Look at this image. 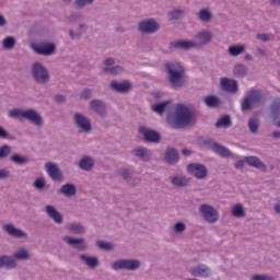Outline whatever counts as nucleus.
I'll use <instances>...</instances> for the list:
<instances>
[{
  "label": "nucleus",
  "mask_w": 280,
  "mask_h": 280,
  "mask_svg": "<svg viewBox=\"0 0 280 280\" xmlns=\"http://www.w3.org/2000/svg\"><path fill=\"white\" fill-rule=\"evenodd\" d=\"M194 121H196L194 112L183 103H178L174 112H168L166 114V124L173 130H183V128H188V126H191Z\"/></svg>",
  "instance_id": "nucleus-1"
},
{
  "label": "nucleus",
  "mask_w": 280,
  "mask_h": 280,
  "mask_svg": "<svg viewBox=\"0 0 280 280\" xmlns=\"http://www.w3.org/2000/svg\"><path fill=\"white\" fill-rule=\"evenodd\" d=\"M164 67L167 73V82L172 89H183L187 84L189 77H187V71L183 65L178 62H166Z\"/></svg>",
  "instance_id": "nucleus-2"
},
{
  "label": "nucleus",
  "mask_w": 280,
  "mask_h": 280,
  "mask_svg": "<svg viewBox=\"0 0 280 280\" xmlns=\"http://www.w3.org/2000/svg\"><path fill=\"white\" fill-rule=\"evenodd\" d=\"M266 104V96L261 90L250 89L241 102L242 113H248L253 108H259Z\"/></svg>",
  "instance_id": "nucleus-3"
},
{
  "label": "nucleus",
  "mask_w": 280,
  "mask_h": 280,
  "mask_svg": "<svg viewBox=\"0 0 280 280\" xmlns=\"http://www.w3.org/2000/svg\"><path fill=\"white\" fill-rule=\"evenodd\" d=\"M9 117L11 119H20V121H23V119H26L31 124H34V126H37L40 128L43 126V116L36 112L34 108H28V109H21V108H15L11 109L9 112Z\"/></svg>",
  "instance_id": "nucleus-4"
},
{
  "label": "nucleus",
  "mask_w": 280,
  "mask_h": 280,
  "mask_svg": "<svg viewBox=\"0 0 280 280\" xmlns=\"http://www.w3.org/2000/svg\"><path fill=\"white\" fill-rule=\"evenodd\" d=\"M31 75L36 84H40L42 86L49 84V70H47V68L40 62H34L32 65Z\"/></svg>",
  "instance_id": "nucleus-5"
},
{
  "label": "nucleus",
  "mask_w": 280,
  "mask_h": 280,
  "mask_svg": "<svg viewBox=\"0 0 280 280\" xmlns=\"http://www.w3.org/2000/svg\"><path fill=\"white\" fill-rule=\"evenodd\" d=\"M112 270H127L128 272H135L141 268V260L139 259H118L110 265Z\"/></svg>",
  "instance_id": "nucleus-6"
},
{
  "label": "nucleus",
  "mask_w": 280,
  "mask_h": 280,
  "mask_svg": "<svg viewBox=\"0 0 280 280\" xmlns=\"http://www.w3.org/2000/svg\"><path fill=\"white\" fill-rule=\"evenodd\" d=\"M199 213L208 224H215L220 220V212L209 203H201L199 206Z\"/></svg>",
  "instance_id": "nucleus-7"
},
{
  "label": "nucleus",
  "mask_w": 280,
  "mask_h": 280,
  "mask_svg": "<svg viewBox=\"0 0 280 280\" xmlns=\"http://www.w3.org/2000/svg\"><path fill=\"white\" fill-rule=\"evenodd\" d=\"M161 30V24L153 18L142 20L138 23V32L140 34H156Z\"/></svg>",
  "instance_id": "nucleus-8"
},
{
  "label": "nucleus",
  "mask_w": 280,
  "mask_h": 280,
  "mask_svg": "<svg viewBox=\"0 0 280 280\" xmlns=\"http://www.w3.org/2000/svg\"><path fill=\"white\" fill-rule=\"evenodd\" d=\"M73 124L82 130V132H85L89 135L93 130V124L91 122V118L86 117V115L82 113H74L73 115Z\"/></svg>",
  "instance_id": "nucleus-9"
},
{
  "label": "nucleus",
  "mask_w": 280,
  "mask_h": 280,
  "mask_svg": "<svg viewBox=\"0 0 280 280\" xmlns=\"http://www.w3.org/2000/svg\"><path fill=\"white\" fill-rule=\"evenodd\" d=\"M31 49H33L37 56H54V54H56V44L47 42L32 44Z\"/></svg>",
  "instance_id": "nucleus-10"
},
{
  "label": "nucleus",
  "mask_w": 280,
  "mask_h": 280,
  "mask_svg": "<svg viewBox=\"0 0 280 280\" xmlns=\"http://www.w3.org/2000/svg\"><path fill=\"white\" fill-rule=\"evenodd\" d=\"M187 172L190 176L197 178V180H203V178L209 174L207 166L200 163H190L187 165Z\"/></svg>",
  "instance_id": "nucleus-11"
},
{
  "label": "nucleus",
  "mask_w": 280,
  "mask_h": 280,
  "mask_svg": "<svg viewBox=\"0 0 280 280\" xmlns=\"http://www.w3.org/2000/svg\"><path fill=\"white\" fill-rule=\"evenodd\" d=\"M139 132L143 136L147 143H161V133H159L156 130L140 127Z\"/></svg>",
  "instance_id": "nucleus-12"
},
{
  "label": "nucleus",
  "mask_w": 280,
  "mask_h": 280,
  "mask_svg": "<svg viewBox=\"0 0 280 280\" xmlns=\"http://www.w3.org/2000/svg\"><path fill=\"white\" fill-rule=\"evenodd\" d=\"M89 108L95 115H98V117H106L107 112H106V103L100 98H94L89 103Z\"/></svg>",
  "instance_id": "nucleus-13"
},
{
  "label": "nucleus",
  "mask_w": 280,
  "mask_h": 280,
  "mask_svg": "<svg viewBox=\"0 0 280 280\" xmlns=\"http://www.w3.org/2000/svg\"><path fill=\"white\" fill-rule=\"evenodd\" d=\"M196 47V43L194 40H177L171 42L168 44L170 51H176V49H182L183 51H189V49H194Z\"/></svg>",
  "instance_id": "nucleus-14"
},
{
  "label": "nucleus",
  "mask_w": 280,
  "mask_h": 280,
  "mask_svg": "<svg viewBox=\"0 0 280 280\" xmlns=\"http://www.w3.org/2000/svg\"><path fill=\"white\" fill-rule=\"evenodd\" d=\"M2 231L10 235V237H15L16 240H23L27 237V233L19 228H15L14 224L8 223L2 226Z\"/></svg>",
  "instance_id": "nucleus-15"
},
{
  "label": "nucleus",
  "mask_w": 280,
  "mask_h": 280,
  "mask_svg": "<svg viewBox=\"0 0 280 280\" xmlns=\"http://www.w3.org/2000/svg\"><path fill=\"white\" fill-rule=\"evenodd\" d=\"M213 40V34L209 31H201L195 35V47H206Z\"/></svg>",
  "instance_id": "nucleus-16"
},
{
  "label": "nucleus",
  "mask_w": 280,
  "mask_h": 280,
  "mask_svg": "<svg viewBox=\"0 0 280 280\" xmlns=\"http://www.w3.org/2000/svg\"><path fill=\"white\" fill-rule=\"evenodd\" d=\"M164 161L168 165H176V163L180 161V153H178V150H176V148L168 147L164 153Z\"/></svg>",
  "instance_id": "nucleus-17"
},
{
  "label": "nucleus",
  "mask_w": 280,
  "mask_h": 280,
  "mask_svg": "<svg viewBox=\"0 0 280 280\" xmlns=\"http://www.w3.org/2000/svg\"><path fill=\"white\" fill-rule=\"evenodd\" d=\"M46 172L50 176L51 180H62V172L58 167V164L54 162H47L45 164Z\"/></svg>",
  "instance_id": "nucleus-18"
},
{
  "label": "nucleus",
  "mask_w": 280,
  "mask_h": 280,
  "mask_svg": "<svg viewBox=\"0 0 280 280\" xmlns=\"http://www.w3.org/2000/svg\"><path fill=\"white\" fill-rule=\"evenodd\" d=\"M221 89L226 93H237V91H240V84L236 80L221 78Z\"/></svg>",
  "instance_id": "nucleus-19"
},
{
  "label": "nucleus",
  "mask_w": 280,
  "mask_h": 280,
  "mask_svg": "<svg viewBox=\"0 0 280 280\" xmlns=\"http://www.w3.org/2000/svg\"><path fill=\"white\" fill-rule=\"evenodd\" d=\"M131 154L137 159H140L143 163H148L152 159V151L144 147H138L131 151Z\"/></svg>",
  "instance_id": "nucleus-20"
},
{
  "label": "nucleus",
  "mask_w": 280,
  "mask_h": 280,
  "mask_svg": "<svg viewBox=\"0 0 280 280\" xmlns=\"http://www.w3.org/2000/svg\"><path fill=\"white\" fill-rule=\"evenodd\" d=\"M192 277H201L209 279L211 277V268L205 264H199L190 270Z\"/></svg>",
  "instance_id": "nucleus-21"
},
{
  "label": "nucleus",
  "mask_w": 280,
  "mask_h": 280,
  "mask_svg": "<svg viewBox=\"0 0 280 280\" xmlns=\"http://www.w3.org/2000/svg\"><path fill=\"white\" fill-rule=\"evenodd\" d=\"M131 88L132 83L128 80H124L122 82L112 81L109 84V89L116 93H128Z\"/></svg>",
  "instance_id": "nucleus-22"
},
{
  "label": "nucleus",
  "mask_w": 280,
  "mask_h": 280,
  "mask_svg": "<svg viewBox=\"0 0 280 280\" xmlns=\"http://www.w3.org/2000/svg\"><path fill=\"white\" fill-rule=\"evenodd\" d=\"M45 211L48 218H50V220H52L55 224H62V222H65L62 213H60L54 206L47 205L45 207Z\"/></svg>",
  "instance_id": "nucleus-23"
},
{
  "label": "nucleus",
  "mask_w": 280,
  "mask_h": 280,
  "mask_svg": "<svg viewBox=\"0 0 280 280\" xmlns=\"http://www.w3.org/2000/svg\"><path fill=\"white\" fill-rule=\"evenodd\" d=\"M62 241L66 242V244H69V246H74L77 250H80V252L86 250V244H84V238L63 236Z\"/></svg>",
  "instance_id": "nucleus-24"
},
{
  "label": "nucleus",
  "mask_w": 280,
  "mask_h": 280,
  "mask_svg": "<svg viewBox=\"0 0 280 280\" xmlns=\"http://www.w3.org/2000/svg\"><path fill=\"white\" fill-rule=\"evenodd\" d=\"M271 117L275 121V126L280 128V98H275L270 106Z\"/></svg>",
  "instance_id": "nucleus-25"
},
{
  "label": "nucleus",
  "mask_w": 280,
  "mask_h": 280,
  "mask_svg": "<svg viewBox=\"0 0 280 280\" xmlns=\"http://www.w3.org/2000/svg\"><path fill=\"white\" fill-rule=\"evenodd\" d=\"M79 259L90 268V270H95V268L100 267V258L96 256H86L84 254L79 255Z\"/></svg>",
  "instance_id": "nucleus-26"
},
{
  "label": "nucleus",
  "mask_w": 280,
  "mask_h": 280,
  "mask_svg": "<svg viewBox=\"0 0 280 280\" xmlns=\"http://www.w3.org/2000/svg\"><path fill=\"white\" fill-rule=\"evenodd\" d=\"M245 163L250 167H256V170H260L261 172H266L267 166L258 156L249 155L245 156Z\"/></svg>",
  "instance_id": "nucleus-27"
},
{
  "label": "nucleus",
  "mask_w": 280,
  "mask_h": 280,
  "mask_svg": "<svg viewBox=\"0 0 280 280\" xmlns=\"http://www.w3.org/2000/svg\"><path fill=\"white\" fill-rule=\"evenodd\" d=\"M79 167L83 170V172H91V170L95 167V160L89 155H84L79 161Z\"/></svg>",
  "instance_id": "nucleus-28"
},
{
  "label": "nucleus",
  "mask_w": 280,
  "mask_h": 280,
  "mask_svg": "<svg viewBox=\"0 0 280 280\" xmlns=\"http://www.w3.org/2000/svg\"><path fill=\"white\" fill-rule=\"evenodd\" d=\"M59 194L67 196V198H71L78 194V188L73 184H65L60 187Z\"/></svg>",
  "instance_id": "nucleus-29"
},
{
  "label": "nucleus",
  "mask_w": 280,
  "mask_h": 280,
  "mask_svg": "<svg viewBox=\"0 0 280 280\" xmlns=\"http://www.w3.org/2000/svg\"><path fill=\"white\" fill-rule=\"evenodd\" d=\"M0 268H5V270H12L16 268V261L10 256H1Z\"/></svg>",
  "instance_id": "nucleus-30"
},
{
  "label": "nucleus",
  "mask_w": 280,
  "mask_h": 280,
  "mask_svg": "<svg viewBox=\"0 0 280 280\" xmlns=\"http://www.w3.org/2000/svg\"><path fill=\"white\" fill-rule=\"evenodd\" d=\"M170 182L174 187H187L191 183L186 176H172L170 177Z\"/></svg>",
  "instance_id": "nucleus-31"
},
{
  "label": "nucleus",
  "mask_w": 280,
  "mask_h": 280,
  "mask_svg": "<svg viewBox=\"0 0 280 280\" xmlns=\"http://www.w3.org/2000/svg\"><path fill=\"white\" fill-rule=\"evenodd\" d=\"M197 19L201 21V23H211L213 21V13L209 9H200Z\"/></svg>",
  "instance_id": "nucleus-32"
},
{
  "label": "nucleus",
  "mask_w": 280,
  "mask_h": 280,
  "mask_svg": "<svg viewBox=\"0 0 280 280\" xmlns=\"http://www.w3.org/2000/svg\"><path fill=\"white\" fill-rule=\"evenodd\" d=\"M244 51H246V46L244 45H232L228 48V54L233 57L242 56Z\"/></svg>",
  "instance_id": "nucleus-33"
},
{
  "label": "nucleus",
  "mask_w": 280,
  "mask_h": 280,
  "mask_svg": "<svg viewBox=\"0 0 280 280\" xmlns=\"http://www.w3.org/2000/svg\"><path fill=\"white\" fill-rule=\"evenodd\" d=\"M203 102L209 108H218L220 106V98L215 95L205 96Z\"/></svg>",
  "instance_id": "nucleus-34"
},
{
  "label": "nucleus",
  "mask_w": 280,
  "mask_h": 280,
  "mask_svg": "<svg viewBox=\"0 0 280 280\" xmlns=\"http://www.w3.org/2000/svg\"><path fill=\"white\" fill-rule=\"evenodd\" d=\"M247 127L252 135H257V132H259V118L256 116L250 117L247 121Z\"/></svg>",
  "instance_id": "nucleus-35"
},
{
  "label": "nucleus",
  "mask_w": 280,
  "mask_h": 280,
  "mask_svg": "<svg viewBox=\"0 0 280 280\" xmlns=\"http://www.w3.org/2000/svg\"><path fill=\"white\" fill-rule=\"evenodd\" d=\"M10 161L15 165H27V163H30V158L15 153L10 158Z\"/></svg>",
  "instance_id": "nucleus-36"
},
{
  "label": "nucleus",
  "mask_w": 280,
  "mask_h": 280,
  "mask_svg": "<svg viewBox=\"0 0 280 280\" xmlns=\"http://www.w3.org/2000/svg\"><path fill=\"white\" fill-rule=\"evenodd\" d=\"M233 73L236 78H246V73H248V68L246 65L237 63L234 66Z\"/></svg>",
  "instance_id": "nucleus-37"
},
{
  "label": "nucleus",
  "mask_w": 280,
  "mask_h": 280,
  "mask_svg": "<svg viewBox=\"0 0 280 280\" xmlns=\"http://www.w3.org/2000/svg\"><path fill=\"white\" fill-rule=\"evenodd\" d=\"M233 121H231V116L224 115L215 122V128H231Z\"/></svg>",
  "instance_id": "nucleus-38"
},
{
  "label": "nucleus",
  "mask_w": 280,
  "mask_h": 280,
  "mask_svg": "<svg viewBox=\"0 0 280 280\" xmlns=\"http://www.w3.org/2000/svg\"><path fill=\"white\" fill-rule=\"evenodd\" d=\"M185 16V10L183 9H174L167 14L168 21H180Z\"/></svg>",
  "instance_id": "nucleus-39"
},
{
  "label": "nucleus",
  "mask_w": 280,
  "mask_h": 280,
  "mask_svg": "<svg viewBox=\"0 0 280 280\" xmlns=\"http://www.w3.org/2000/svg\"><path fill=\"white\" fill-rule=\"evenodd\" d=\"M214 153L219 156H222V159H229L230 156H233L231 150L226 149V147L220 143L218 144L217 149H214Z\"/></svg>",
  "instance_id": "nucleus-40"
},
{
  "label": "nucleus",
  "mask_w": 280,
  "mask_h": 280,
  "mask_svg": "<svg viewBox=\"0 0 280 280\" xmlns=\"http://www.w3.org/2000/svg\"><path fill=\"white\" fill-rule=\"evenodd\" d=\"M172 104V101H164L162 103H158L152 106L153 113H158V115H163L165 113V108Z\"/></svg>",
  "instance_id": "nucleus-41"
},
{
  "label": "nucleus",
  "mask_w": 280,
  "mask_h": 280,
  "mask_svg": "<svg viewBox=\"0 0 280 280\" xmlns=\"http://www.w3.org/2000/svg\"><path fill=\"white\" fill-rule=\"evenodd\" d=\"M103 73H109V75H119V73H124V67L121 66L104 67Z\"/></svg>",
  "instance_id": "nucleus-42"
},
{
  "label": "nucleus",
  "mask_w": 280,
  "mask_h": 280,
  "mask_svg": "<svg viewBox=\"0 0 280 280\" xmlns=\"http://www.w3.org/2000/svg\"><path fill=\"white\" fill-rule=\"evenodd\" d=\"M13 257L20 261H27V259H30V252H27L25 248H20L13 254Z\"/></svg>",
  "instance_id": "nucleus-43"
},
{
  "label": "nucleus",
  "mask_w": 280,
  "mask_h": 280,
  "mask_svg": "<svg viewBox=\"0 0 280 280\" xmlns=\"http://www.w3.org/2000/svg\"><path fill=\"white\" fill-rule=\"evenodd\" d=\"M232 215L234 218H244L246 215L244 207L241 203L234 205L232 207Z\"/></svg>",
  "instance_id": "nucleus-44"
},
{
  "label": "nucleus",
  "mask_w": 280,
  "mask_h": 280,
  "mask_svg": "<svg viewBox=\"0 0 280 280\" xmlns=\"http://www.w3.org/2000/svg\"><path fill=\"white\" fill-rule=\"evenodd\" d=\"M15 45H16V38H14L13 36H8L2 42V47L4 49H14Z\"/></svg>",
  "instance_id": "nucleus-45"
},
{
  "label": "nucleus",
  "mask_w": 280,
  "mask_h": 280,
  "mask_svg": "<svg viewBox=\"0 0 280 280\" xmlns=\"http://www.w3.org/2000/svg\"><path fill=\"white\" fill-rule=\"evenodd\" d=\"M96 246L101 250H115V245L110 242H105V241H96Z\"/></svg>",
  "instance_id": "nucleus-46"
},
{
  "label": "nucleus",
  "mask_w": 280,
  "mask_h": 280,
  "mask_svg": "<svg viewBox=\"0 0 280 280\" xmlns=\"http://www.w3.org/2000/svg\"><path fill=\"white\" fill-rule=\"evenodd\" d=\"M33 187L38 189V191H43L47 187V180H45L44 177H37L33 183Z\"/></svg>",
  "instance_id": "nucleus-47"
},
{
  "label": "nucleus",
  "mask_w": 280,
  "mask_h": 280,
  "mask_svg": "<svg viewBox=\"0 0 280 280\" xmlns=\"http://www.w3.org/2000/svg\"><path fill=\"white\" fill-rule=\"evenodd\" d=\"M69 230L71 231V233H74L75 235H80L82 233H84V225H82L81 223H71Z\"/></svg>",
  "instance_id": "nucleus-48"
},
{
  "label": "nucleus",
  "mask_w": 280,
  "mask_h": 280,
  "mask_svg": "<svg viewBox=\"0 0 280 280\" xmlns=\"http://www.w3.org/2000/svg\"><path fill=\"white\" fill-rule=\"evenodd\" d=\"M12 152V147L10 144H3L0 147V159H8Z\"/></svg>",
  "instance_id": "nucleus-49"
},
{
  "label": "nucleus",
  "mask_w": 280,
  "mask_h": 280,
  "mask_svg": "<svg viewBox=\"0 0 280 280\" xmlns=\"http://www.w3.org/2000/svg\"><path fill=\"white\" fill-rule=\"evenodd\" d=\"M95 0H75L74 1V8L77 10H82V9H84L85 5H92V3Z\"/></svg>",
  "instance_id": "nucleus-50"
},
{
  "label": "nucleus",
  "mask_w": 280,
  "mask_h": 280,
  "mask_svg": "<svg viewBox=\"0 0 280 280\" xmlns=\"http://www.w3.org/2000/svg\"><path fill=\"white\" fill-rule=\"evenodd\" d=\"M202 143H203V145H206L207 148H209L213 152H215L218 145L220 144V143L215 142V140L209 139V138L203 140Z\"/></svg>",
  "instance_id": "nucleus-51"
},
{
  "label": "nucleus",
  "mask_w": 280,
  "mask_h": 280,
  "mask_svg": "<svg viewBox=\"0 0 280 280\" xmlns=\"http://www.w3.org/2000/svg\"><path fill=\"white\" fill-rule=\"evenodd\" d=\"M174 233H185L187 231V225L184 222H177L173 228Z\"/></svg>",
  "instance_id": "nucleus-52"
},
{
  "label": "nucleus",
  "mask_w": 280,
  "mask_h": 280,
  "mask_svg": "<svg viewBox=\"0 0 280 280\" xmlns=\"http://www.w3.org/2000/svg\"><path fill=\"white\" fill-rule=\"evenodd\" d=\"M80 97H81V100H91V97H93V90H91V89H84V90L80 93Z\"/></svg>",
  "instance_id": "nucleus-53"
},
{
  "label": "nucleus",
  "mask_w": 280,
  "mask_h": 280,
  "mask_svg": "<svg viewBox=\"0 0 280 280\" xmlns=\"http://www.w3.org/2000/svg\"><path fill=\"white\" fill-rule=\"evenodd\" d=\"M256 38L258 40H261L262 43H268V40H270V35L266 34V33H258L256 35Z\"/></svg>",
  "instance_id": "nucleus-54"
},
{
  "label": "nucleus",
  "mask_w": 280,
  "mask_h": 280,
  "mask_svg": "<svg viewBox=\"0 0 280 280\" xmlns=\"http://www.w3.org/2000/svg\"><path fill=\"white\" fill-rule=\"evenodd\" d=\"M252 280H275V278L266 275H255L252 277Z\"/></svg>",
  "instance_id": "nucleus-55"
},
{
  "label": "nucleus",
  "mask_w": 280,
  "mask_h": 280,
  "mask_svg": "<svg viewBox=\"0 0 280 280\" xmlns=\"http://www.w3.org/2000/svg\"><path fill=\"white\" fill-rule=\"evenodd\" d=\"M55 102L57 104H65V102H67V97L62 94H56L55 95Z\"/></svg>",
  "instance_id": "nucleus-56"
},
{
  "label": "nucleus",
  "mask_w": 280,
  "mask_h": 280,
  "mask_svg": "<svg viewBox=\"0 0 280 280\" xmlns=\"http://www.w3.org/2000/svg\"><path fill=\"white\" fill-rule=\"evenodd\" d=\"M130 176H132V173H130L128 168L121 171V177L124 180H130Z\"/></svg>",
  "instance_id": "nucleus-57"
},
{
  "label": "nucleus",
  "mask_w": 280,
  "mask_h": 280,
  "mask_svg": "<svg viewBox=\"0 0 280 280\" xmlns=\"http://www.w3.org/2000/svg\"><path fill=\"white\" fill-rule=\"evenodd\" d=\"M10 176V171L7 168L0 170V180H5Z\"/></svg>",
  "instance_id": "nucleus-58"
},
{
  "label": "nucleus",
  "mask_w": 280,
  "mask_h": 280,
  "mask_svg": "<svg viewBox=\"0 0 280 280\" xmlns=\"http://www.w3.org/2000/svg\"><path fill=\"white\" fill-rule=\"evenodd\" d=\"M69 36L72 40H75V38H82V33H78L75 34V32H73V30L69 31Z\"/></svg>",
  "instance_id": "nucleus-59"
},
{
  "label": "nucleus",
  "mask_w": 280,
  "mask_h": 280,
  "mask_svg": "<svg viewBox=\"0 0 280 280\" xmlns=\"http://www.w3.org/2000/svg\"><path fill=\"white\" fill-rule=\"evenodd\" d=\"M10 137V133H8V131L0 126V139H8Z\"/></svg>",
  "instance_id": "nucleus-60"
},
{
  "label": "nucleus",
  "mask_w": 280,
  "mask_h": 280,
  "mask_svg": "<svg viewBox=\"0 0 280 280\" xmlns=\"http://www.w3.org/2000/svg\"><path fill=\"white\" fill-rule=\"evenodd\" d=\"M235 170H244V161L238 160L236 161V163L234 164Z\"/></svg>",
  "instance_id": "nucleus-61"
},
{
  "label": "nucleus",
  "mask_w": 280,
  "mask_h": 280,
  "mask_svg": "<svg viewBox=\"0 0 280 280\" xmlns=\"http://www.w3.org/2000/svg\"><path fill=\"white\" fill-rule=\"evenodd\" d=\"M104 65H105V67H113V65H115V59L107 58L104 60Z\"/></svg>",
  "instance_id": "nucleus-62"
},
{
  "label": "nucleus",
  "mask_w": 280,
  "mask_h": 280,
  "mask_svg": "<svg viewBox=\"0 0 280 280\" xmlns=\"http://www.w3.org/2000/svg\"><path fill=\"white\" fill-rule=\"evenodd\" d=\"M82 15L80 13H71L69 16L70 21H78Z\"/></svg>",
  "instance_id": "nucleus-63"
},
{
  "label": "nucleus",
  "mask_w": 280,
  "mask_h": 280,
  "mask_svg": "<svg viewBox=\"0 0 280 280\" xmlns=\"http://www.w3.org/2000/svg\"><path fill=\"white\" fill-rule=\"evenodd\" d=\"M270 137H272L273 139H280V131H273Z\"/></svg>",
  "instance_id": "nucleus-64"
}]
</instances>
